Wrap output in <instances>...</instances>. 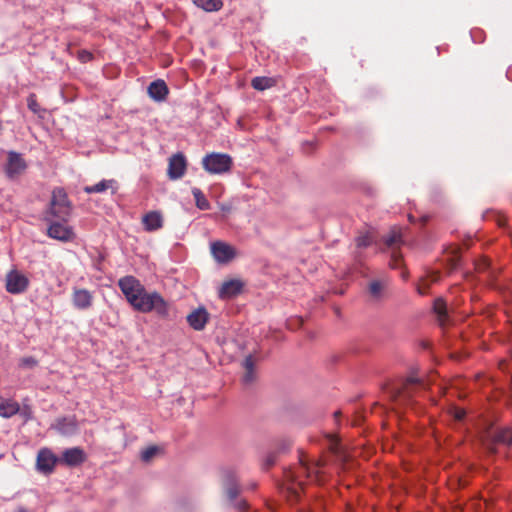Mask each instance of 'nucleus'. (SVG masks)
<instances>
[{
    "label": "nucleus",
    "mask_w": 512,
    "mask_h": 512,
    "mask_svg": "<svg viewBox=\"0 0 512 512\" xmlns=\"http://www.w3.org/2000/svg\"><path fill=\"white\" fill-rule=\"evenodd\" d=\"M274 463H275V457H274V455H270V456H268V457H267V460H266V465H267V467L272 466Z\"/></svg>",
    "instance_id": "nucleus-38"
},
{
    "label": "nucleus",
    "mask_w": 512,
    "mask_h": 512,
    "mask_svg": "<svg viewBox=\"0 0 512 512\" xmlns=\"http://www.w3.org/2000/svg\"><path fill=\"white\" fill-rule=\"evenodd\" d=\"M115 183L114 180H102L99 183L92 185V186H86L84 188V191L88 194L92 193H101L110 188Z\"/></svg>",
    "instance_id": "nucleus-28"
},
{
    "label": "nucleus",
    "mask_w": 512,
    "mask_h": 512,
    "mask_svg": "<svg viewBox=\"0 0 512 512\" xmlns=\"http://www.w3.org/2000/svg\"><path fill=\"white\" fill-rule=\"evenodd\" d=\"M187 162L182 153H177L169 158L167 174L169 179L177 180L184 176Z\"/></svg>",
    "instance_id": "nucleus-10"
},
{
    "label": "nucleus",
    "mask_w": 512,
    "mask_h": 512,
    "mask_svg": "<svg viewBox=\"0 0 512 512\" xmlns=\"http://www.w3.org/2000/svg\"><path fill=\"white\" fill-rule=\"evenodd\" d=\"M86 453L80 447L68 448L62 452L60 462L67 466H78L86 461Z\"/></svg>",
    "instance_id": "nucleus-13"
},
{
    "label": "nucleus",
    "mask_w": 512,
    "mask_h": 512,
    "mask_svg": "<svg viewBox=\"0 0 512 512\" xmlns=\"http://www.w3.org/2000/svg\"><path fill=\"white\" fill-rule=\"evenodd\" d=\"M334 445H335V447H332V450H334L335 452H337V451H336L337 441H335Z\"/></svg>",
    "instance_id": "nucleus-43"
},
{
    "label": "nucleus",
    "mask_w": 512,
    "mask_h": 512,
    "mask_svg": "<svg viewBox=\"0 0 512 512\" xmlns=\"http://www.w3.org/2000/svg\"><path fill=\"white\" fill-rule=\"evenodd\" d=\"M299 465L294 469H288L284 473L286 489L290 493V501H297L300 492L303 490L304 481L302 478H311L321 484L324 479L321 468L324 466L322 460L309 462L306 456L301 455Z\"/></svg>",
    "instance_id": "nucleus-2"
},
{
    "label": "nucleus",
    "mask_w": 512,
    "mask_h": 512,
    "mask_svg": "<svg viewBox=\"0 0 512 512\" xmlns=\"http://www.w3.org/2000/svg\"><path fill=\"white\" fill-rule=\"evenodd\" d=\"M236 508L240 511V512H246L247 509H248V504L245 500H241L239 501L237 504H236Z\"/></svg>",
    "instance_id": "nucleus-36"
},
{
    "label": "nucleus",
    "mask_w": 512,
    "mask_h": 512,
    "mask_svg": "<svg viewBox=\"0 0 512 512\" xmlns=\"http://www.w3.org/2000/svg\"><path fill=\"white\" fill-rule=\"evenodd\" d=\"M243 284L239 280H229L222 284L219 290V297L229 299L238 295L242 290Z\"/></svg>",
    "instance_id": "nucleus-17"
},
{
    "label": "nucleus",
    "mask_w": 512,
    "mask_h": 512,
    "mask_svg": "<svg viewBox=\"0 0 512 512\" xmlns=\"http://www.w3.org/2000/svg\"><path fill=\"white\" fill-rule=\"evenodd\" d=\"M224 489L227 497L230 500H234L240 492L239 484L234 478H229L226 480Z\"/></svg>",
    "instance_id": "nucleus-27"
},
{
    "label": "nucleus",
    "mask_w": 512,
    "mask_h": 512,
    "mask_svg": "<svg viewBox=\"0 0 512 512\" xmlns=\"http://www.w3.org/2000/svg\"><path fill=\"white\" fill-rule=\"evenodd\" d=\"M92 58H93L92 53L87 50H80L78 52V59L83 63L90 61Z\"/></svg>",
    "instance_id": "nucleus-35"
},
{
    "label": "nucleus",
    "mask_w": 512,
    "mask_h": 512,
    "mask_svg": "<svg viewBox=\"0 0 512 512\" xmlns=\"http://www.w3.org/2000/svg\"><path fill=\"white\" fill-rule=\"evenodd\" d=\"M392 257L396 262L399 260V256L395 252H393Z\"/></svg>",
    "instance_id": "nucleus-41"
},
{
    "label": "nucleus",
    "mask_w": 512,
    "mask_h": 512,
    "mask_svg": "<svg viewBox=\"0 0 512 512\" xmlns=\"http://www.w3.org/2000/svg\"><path fill=\"white\" fill-rule=\"evenodd\" d=\"M209 317L208 311L204 307H199L189 313L186 319L191 328L196 331H201L208 323Z\"/></svg>",
    "instance_id": "nucleus-14"
},
{
    "label": "nucleus",
    "mask_w": 512,
    "mask_h": 512,
    "mask_svg": "<svg viewBox=\"0 0 512 512\" xmlns=\"http://www.w3.org/2000/svg\"><path fill=\"white\" fill-rule=\"evenodd\" d=\"M334 416H335L336 418H337V417H339V416H340V411H336V412L334 413Z\"/></svg>",
    "instance_id": "nucleus-42"
},
{
    "label": "nucleus",
    "mask_w": 512,
    "mask_h": 512,
    "mask_svg": "<svg viewBox=\"0 0 512 512\" xmlns=\"http://www.w3.org/2000/svg\"><path fill=\"white\" fill-rule=\"evenodd\" d=\"M475 269L479 273L488 272L489 273V275H488L489 281L492 283L493 271L490 269V261L487 258L483 257V258L477 260L475 262Z\"/></svg>",
    "instance_id": "nucleus-29"
},
{
    "label": "nucleus",
    "mask_w": 512,
    "mask_h": 512,
    "mask_svg": "<svg viewBox=\"0 0 512 512\" xmlns=\"http://www.w3.org/2000/svg\"><path fill=\"white\" fill-rule=\"evenodd\" d=\"M423 385V382L414 376H411L402 383L400 387L394 388L392 391V397L395 401H400L403 404H410L414 394V385Z\"/></svg>",
    "instance_id": "nucleus-5"
},
{
    "label": "nucleus",
    "mask_w": 512,
    "mask_h": 512,
    "mask_svg": "<svg viewBox=\"0 0 512 512\" xmlns=\"http://www.w3.org/2000/svg\"><path fill=\"white\" fill-rule=\"evenodd\" d=\"M27 106L28 108L35 114L40 112V105L37 101V97L35 94H30L27 98Z\"/></svg>",
    "instance_id": "nucleus-32"
},
{
    "label": "nucleus",
    "mask_w": 512,
    "mask_h": 512,
    "mask_svg": "<svg viewBox=\"0 0 512 512\" xmlns=\"http://www.w3.org/2000/svg\"><path fill=\"white\" fill-rule=\"evenodd\" d=\"M27 168L26 161L20 153L9 151L7 163L5 165V172L10 179H13L22 174Z\"/></svg>",
    "instance_id": "nucleus-8"
},
{
    "label": "nucleus",
    "mask_w": 512,
    "mask_h": 512,
    "mask_svg": "<svg viewBox=\"0 0 512 512\" xmlns=\"http://www.w3.org/2000/svg\"><path fill=\"white\" fill-rule=\"evenodd\" d=\"M371 244V238L369 235H361L356 238L357 247L363 248Z\"/></svg>",
    "instance_id": "nucleus-34"
},
{
    "label": "nucleus",
    "mask_w": 512,
    "mask_h": 512,
    "mask_svg": "<svg viewBox=\"0 0 512 512\" xmlns=\"http://www.w3.org/2000/svg\"><path fill=\"white\" fill-rule=\"evenodd\" d=\"M454 417L457 420H462L465 417V410L461 408H456L454 411Z\"/></svg>",
    "instance_id": "nucleus-37"
},
{
    "label": "nucleus",
    "mask_w": 512,
    "mask_h": 512,
    "mask_svg": "<svg viewBox=\"0 0 512 512\" xmlns=\"http://www.w3.org/2000/svg\"><path fill=\"white\" fill-rule=\"evenodd\" d=\"M47 235L50 238L62 241L69 242L74 240L75 233L72 227L65 225L58 221H52L47 229Z\"/></svg>",
    "instance_id": "nucleus-9"
},
{
    "label": "nucleus",
    "mask_w": 512,
    "mask_h": 512,
    "mask_svg": "<svg viewBox=\"0 0 512 512\" xmlns=\"http://www.w3.org/2000/svg\"><path fill=\"white\" fill-rule=\"evenodd\" d=\"M210 250L215 261L221 264L232 261L237 255V251L232 245L220 240L212 242Z\"/></svg>",
    "instance_id": "nucleus-6"
},
{
    "label": "nucleus",
    "mask_w": 512,
    "mask_h": 512,
    "mask_svg": "<svg viewBox=\"0 0 512 512\" xmlns=\"http://www.w3.org/2000/svg\"><path fill=\"white\" fill-rule=\"evenodd\" d=\"M193 3L207 12L218 11L223 5L220 0H193Z\"/></svg>",
    "instance_id": "nucleus-24"
},
{
    "label": "nucleus",
    "mask_w": 512,
    "mask_h": 512,
    "mask_svg": "<svg viewBox=\"0 0 512 512\" xmlns=\"http://www.w3.org/2000/svg\"><path fill=\"white\" fill-rule=\"evenodd\" d=\"M383 241L388 248L399 247L402 243V235L399 229L393 228L388 235L383 237Z\"/></svg>",
    "instance_id": "nucleus-22"
},
{
    "label": "nucleus",
    "mask_w": 512,
    "mask_h": 512,
    "mask_svg": "<svg viewBox=\"0 0 512 512\" xmlns=\"http://www.w3.org/2000/svg\"><path fill=\"white\" fill-rule=\"evenodd\" d=\"M118 286L127 301L138 311L147 313L155 311L159 316H168V303L157 293H147L144 286L134 276L119 279Z\"/></svg>",
    "instance_id": "nucleus-1"
},
{
    "label": "nucleus",
    "mask_w": 512,
    "mask_h": 512,
    "mask_svg": "<svg viewBox=\"0 0 512 512\" xmlns=\"http://www.w3.org/2000/svg\"><path fill=\"white\" fill-rule=\"evenodd\" d=\"M445 261L449 272L457 269L461 261L460 249L458 247L449 248L445 254Z\"/></svg>",
    "instance_id": "nucleus-21"
},
{
    "label": "nucleus",
    "mask_w": 512,
    "mask_h": 512,
    "mask_svg": "<svg viewBox=\"0 0 512 512\" xmlns=\"http://www.w3.org/2000/svg\"><path fill=\"white\" fill-rule=\"evenodd\" d=\"M71 214V205L68 196L63 188H55L52 192L49 208L46 212V219L50 216L62 221H67Z\"/></svg>",
    "instance_id": "nucleus-3"
},
{
    "label": "nucleus",
    "mask_w": 512,
    "mask_h": 512,
    "mask_svg": "<svg viewBox=\"0 0 512 512\" xmlns=\"http://www.w3.org/2000/svg\"><path fill=\"white\" fill-rule=\"evenodd\" d=\"M434 312L438 315V320L441 325H445L447 321V307L443 299L438 298L434 301Z\"/></svg>",
    "instance_id": "nucleus-25"
},
{
    "label": "nucleus",
    "mask_w": 512,
    "mask_h": 512,
    "mask_svg": "<svg viewBox=\"0 0 512 512\" xmlns=\"http://www.w3.org/2000/svg\"><path fill=\"white\" fill-rule=\"evenodd\" d=\"M493 443L512 445V430L510 429H501L494 433L493 435Z\"/></svg>",
    "instance_id": "nucleus-26"
},
{
    "label": "nucleus",
    "mask_w": 512,
    "mask_h": 512,
    "mask_svg": "<svg viewBox=\"0 0 512 512\" xmlns=\"http://www.w3.org/2000/svg\"><path fill=\"white\" fill-rule=\"evenodd\" d=\"M29 285L28 278L18 270H11L6 275V290L11 294L24 292Z\"/></svg>",
    "instance_id": "nucleus-7"
},
{
    "label": "nucleus",
    "mask_w": 512,
    "mask_h": 512,
    "mask_svg": "<svg viewBox=\"0 0 512 512\" xmlns=\"http://www.w3.org/2000/svg\"><path fill=\"white\" fill-rule=\"evenodd\" d=\"M439 273L433 272L429 276L430 282L428 283L427 280L423 279L422 282L417 286V291L420 295H425L428 292L430 283L437 282L439 280Z\"/></svg>",
    "instance_id": "nucleus-31"
},
{
    "label": "nucleus",
    "mask_w": 512,
    "mask_h": 512,
    "mask_svg": "<svg viewBox=\"0 0 512 512\" xmlns=\"http://www.w3.org/2000/svg\"><path fill=\"white\" fill-rule=\"evenodd\" d=\"M147 92L151 99L156 102H162L166 100L169 89L164 80L157 79L149 84Z\"/></svg>",
    "instance_id": "nucleus-16"
},
{
    "label": "nucleus",
    "mask_w": 512,
    "mask_h": 512,
    "mask_svg": "<svg viewBox=\"0 0 512 512\" xmlns=\"http://www.w3.org/2000/svg\"><path fill=\"white\" fill-rule=\"evenodd\" d=\"M158 452V448L156 446H150L142 451L141 453V459L144 462L150 461Z\"/></svg>",
    "instance_id": "nucleus-33"
},
{
    "label": "nucleus",
    "mask_w": 512,
    "mask_h": 512,
    "mask_svg": "<svg viewBox=\"0 0 512 512\" xmlns=\"http://www.w3.org/2000/svg\"><path fill=\"white\" fill-rule=\"evenodd\" d=\"M244 375H243V383L251 384L255 378V360L252 355H248L243 362Z\"/></svg>",
    "instance_id": "nucleus-20"
},
{
    "label": "nucleus",
    "mask_w": 512,
    "mask_h": 512,
    "mask_svg": "<svg viewBox=\"0 0 512 512\" xmlns=\"http://www.w3.org/2000/svg\"><path fill=\"white\" fill-rule=\"evenodd\" d=\"M14 512H27L24 507H18Z\"/></svg>",
    "instance_id": "nucleus-40"
},
{
    "label": "nucleus",
    "mask_w": 512,
    "mask_h": 512,
    "mask_svg": "<svg viewBox=\"0 0 512 512\" xmlns=\"http://www.w3.org/2000/svg\"><path fill=\"white\" fill-rule=\"evenodd\" d=\"M203 168L210 174H222L231 170L232 158L225 153H210L202 159Z\"/></svg>",
    "instance_id": "nucleus-4"
},
{
    "label": "nucleus",
    "mask_w": 512,
    "mask_h": 512,
    "mask_svg": "<svg viewBox=\"0 0 512 512\" xmlns=\"http://www.w3.org/2000/svg\"><path fill=\"white\" fill-rule=\"evenodd\" d=\"M142 223L146 231H155L163 226V218L160 212L151 211L142 218Z\"/></svg>",
    "instance_id": "nucleus-18"
},
{
    "label": "nucleus",
    "mask_w": 512,
    "mask_h": 512,
    "mask_svg": "<svg viewBox=\"0 0 512 512\" xmlns=\"http://www.w3.org/2000/svg\"><path fill=\"white\" fill-rule=\"evenodd\" d=\"M58 459L49 449H41L37 455V468L44 473H51Z\"/></svg>",
    "instance_id": "nucleus-15"
},
{
    "label": "nucleus",
    "mask_w": 512,
    "mask_h": 512,
    "mask_svg": "<svg viewBox=\"0 0 512 512\" xmlns=\"http://www.w3.org/2000/svg\"><path fill=\"white\" fill-rule=\"evenodd\" d=\"M24 362L26 364H31V365L36 364V361L33 358H27V359L24 360Z\"/></svg>",
    "instance_id": "nucleus-39"
},
{
    "label": "nucleus",
    "mask_w": 512,
    "mask_h": 512,
    "mask_svg": "<svg viewBox=\"0 0 512 512\" xmlns=\"http://www.w3.org/2000/svg\"><path fill=\"white\" fill-rule=\"evenodd\" d=\"M387 278L372 279L367 285V293L372 301H381L386 296Z\"/></svg>",
    "instance_id": "nucleus-12"
},
{
    "label": "nucleus",
    "mask_w": 512,
    "mask_h": 512,
    "mask_svg": "<svg viewBox=\"0 0 512 512\" xmlns=\"http://www.w3.org/2000/svg\"><path fill=\"white\" fill-rule=\"evenodd\" d=\"M73 306L78 310H87L93 305V294L84 288H74L71 296Z\"/></svg>",
    "instance_id": "nucleus-11"
},
{
    "label": "nucleus",
    "mask_w": 512,
    "mask_h": 512,
    "mask_svg": "<svg viewBox=\"0 0 512 512\" xmlns=\"http://www.w3.org/2000/svg\"><path fill=\"white\" fill-rule=\"evenodd\" d=\"M19 410L20 406L16 401L0 397V416L10 418L17 414Z\"/></svg>",
    "instance_id": "nucleus-19"
},
{
    "label": "nucleus",
    "mask_w": 512,
    "mask_h": 512,
    "mask_svg": "<svg viewBox=\"0 0 512 512\" xmlns=\"http://www.w3.org/2000/svg\"><path fill=\"white\" fill-rule=\"evenodd\" d=\"M192 194L196 201V206L201 210H207L210 206L208 200L199 188H193Z\"/></svg>",
    "instance_id": "nucleus-30"
},
{
    "label": "nucleus",
    "mask_w": 512,
    "mask_h": 512,
    "mask_svg": "<svg viewBox=\"0 0 512 512\" xmlns=\"http://www.w3.org/2000/svg\"><path fill=\"white\" fill-rule=\"evenodd\" d=\"M276 84V80L270 77L258 76L254 77L251 81V86L258 91H264L273 87Z\"/></svg>",
    "instance_id": "nucleus-23"
}]
</instances>
